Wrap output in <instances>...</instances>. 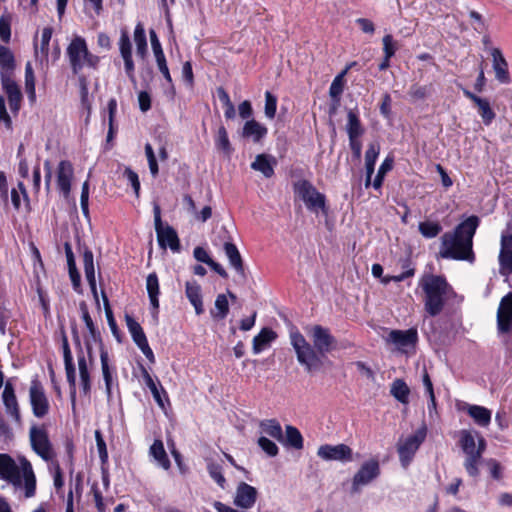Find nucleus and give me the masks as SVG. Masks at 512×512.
Segmentation results:
<instances>
[{"label":"nucleus","instance_id":"obj_39","mask_svg":"<svg viewBox=\"0 0 512 512\" xmlns=\"http://www.w3.org/2000/svg\"><path fill=\"white\" fill-rule=\"evenodd\" d=\"M134 41L136 44V53L140 58H145L148 53L147 38L144 26L141 22L137 23L134 29Z\"/></svg>","mask_w":512,"mask_h":512},{"label":"nucleus","instance_id":"obj_56","mask_svg":"<svg viewBox=\"0 0 512 512\" xmlns=\"http://www.w3.org/2000/svg\"><path fill=\"white\" fill-rule=\"evenodd\" d=\"M277 109V97L270 91L265 92V116L269 119H273L276 115Z\"/></svg>","mask_w":512,"mask_h":512},{"label":"nucleus","instance_id":"obj_58","mask_svg":"<svg viewBox=\"0 0 512 512\" xmlns=\"http://www.w3.org/2000/svg\"><path fill=\"white\" fill-rule=\"evenodd\" d=\"M258 445L269 457H275L279 453L278 446L267 437H260L258 439Z\"/></svg>","mask_w":512,"mask_h":512},{"label":"nucleus","instance_id":"obj_47","mask_svg":"<svg viewBox=\"0 0 512 512\" xmlns=\"http://www.w3.org/2000/svg\"><path fill=\"white\" fill-rule=\"evenodd\" d=\"M346 75V71H342L339 73L332 81L329 88V95L332 100L338 104L340 102L341 94L344 90V76Z\"/></svg>","mask_w":512,"mask_h":512},{"label":"nucleus","instance_id":"obj_33","mask_svg":"<svg viewBox=\"0 0 512 512\" xmlns=\"http://www.w3.org/2000/svg\"><path fill=\"white\" fill-rule=\"evenodd\" d=\"M277 338V333L271 328L265 327L253 338V353L259 354Z\"/></svg>","mask_w":512,"mask_h":512},{"label":"nucleus","instance_id":"obj_63","mask_svg":"<svg viewBox=\"0 0 512 512\" xmlns=\"http://www.w3.org/2000/svg\"><path fill=\"white\" fill-rule=\"evenodd\" d=\"M124 176L130 182L136 197H139V194H140V181H139L138 174L135 171H133L131 168L127 167L124 170Z\"/></svg>","mask_w":512,"mask_h":512},{"label":"nucleus","instance_id":"obj_51","mask_svg":"<svg viewBox=\"0 0 512 512\" xmlns=\"http://www.w3.org/2000/svg\"><path fill=\"white\" fill-rule=\"evenodd\" d=\"M393 162L394 160L392 157H386L385 160L382 162L372 183L375 189H380L382 187L385 174L392 170Z\"/></svg>","mask_w":512,"mask_h":512},{"label":"nucleus","instance_id":"obj_4","mask_svg":"<svg viewBox=\"0 0 512 512\" xmlns=\"http://www.w3.org/2000/svg\"><path fill=\"white\" fill-rule=\"evenodd\" d=\"M22 476L24 479L25 497H33L36 492V477L31 463L26 458H22L20 470L10 455L0 453V479L14 486H20Z\"/></svg>","mask_w":512,"mask_h":512},{"label":"nucleus","instance_id":"obj_38","mask_svg":"<svg viewBox=\"0 0 512 512\" xmlns=\"http://www.w3.org/2000/svg\"><path fill=\"white\" fill-rule=\"evenodd\" d=\"M80 384L84 396H89L91 392V376L86 357L80 355L78 361Z\"/></svg>","mask_w":512,"mask_h":512},{"label":"nucleus","instance_id":"obj_2","mask_svg":"<svg viewBox=\"0 0 512 512\" xmlns=\"http://www.w3.org/2000/svg\"><path fill=\"white\" fill-rule=\"evenodd\" d=\"M480 224L476 215H471L459 223L452 232L441 236L439 256L443 259L475 262L473 237Z\"/></svg>","mask_w":512,"mask_h":512},{"label":"nucleus","instance_id":"obj_9","mask_svg":"<svg viewBox=\"0 0 512 512\" xmlns=\"http://www.w3.org/2000/svg\"><path fill=\"white\" fill-rule=\"evenodd\" d=\"M459 443L466 454L464 461L465 470L469 476L475 478L479 475L478 465L481 459V451L476 450L474 436L468 430L461 431Z\"/></svg>","mask_w":512,"mask_h":512},{"label":"nucleus","instance_id":"obj_42","mask_svg":"<svg viewBox=\"0 0 512 512\" xmlns=\"http://www.w3.org/2000/svg\"><path fill=\"white\" fill-rule=\"evenodd\" d=\"M260 427L262 431L268 436L276 439L279 442L284 441V435L280 423L276 419H266L261 421Z\"/></svg>","mask_w":512,"mask_h":512},{"label":"nucleus","instance_id":"obj_45","mask_svg":"<svg viewBox=\"0 0 512 512\" xmlns=\"http://www.w3.org/2000/svg\"><path fill=\"white\" fill-rule=\"evenodd\" d=\"M418 229L424 238L431 239L440 234L442 226L439 222L426 220L419 223Z\"/></svg>","mask_w":512,"mask_h":512},{"label":"nucleus","instance_id":"obj_53","mask_svg":"<svg viewBox=\"0 0 512 512\" xmlns=\"http://www.w3.org/2000/svg\"><path fill=\"white\" fill-rule=\"evenodd\" d=\"M83 321H84V323L88 329V333H89V336L87 338H90L91 340H93V342L98 344L99 350L101 348H106L104 345L101 333H100L99 329L97 328V326L94 324L92 318L85 317V319H83Z\"/></svg>","mask_w":512,"mask_h":512},{"label":"nucleus","instance_id":"obj_41","mask_svg":"<svg viewBox=\"0 0 512 512\" xmlns=\"http://www.w3.org/2000/svg\"><path fill=\"white\" fill-rule=\"evenodd\" d=\"M391 395L402 404L409 402L410 389L402 379H395L390 389Z\"/></svg>","mask_w":512,"mask_h":512},{"label":"nucleus","instance_id":"obj_64","mask_svg":"<svg viewBox=\"0 0 512 512\" xmlns=\"http://www.w3.org/2000/svg\"><path fill=\"white\" fill-rule=\"evenodd\" d=\"M499 264L502 269H507L512 273V251H500Z\"/></svg>","mask_w":512,"mask_h":512},{"label":"nucleus","instance_id":"obj_28","mask_svg":"<svg viewBox=\"0 0 512 512\" xmlns=\"http://www.w3.org/2000/svg\"><path fill=\"white\" fill-rule=\"evenodd\" d=\"M185 294L190 303L195 309L197 315H201L204 312L201 286L194 281H187L185 284Z\"/></svg>","mask_w":512,"mask_h":512},{"label":"nucleus","instance_id":"obj_40","mask_svg":"<svg viewBox=\"0 0 512 512\" xmlns=\"http://www.w3.org/2000/svg\"><path fill=\"white\" fill-rule=\"evenodd\" d=\"M125 321L128 331L136 345H140L141 343L147 341V337L143 328L132 316L126 314Z\"/></svg>","mask_w":512,"mask_h":512},{"label":"nucleus","instance_id":"obj_31","mask_svg":"<svg viewBox=\"0 0 512 512\" xmlns=\"http://www.w3.org/2000/svg\"><path fill=\"white\" fill-rule=\"evenodd\" d=\"M380 153V145L378 143L369 144L365 152V169L366 179L365 186L369 187L371 184V178L374 173L375 163Z\"/></svg>","mask_w":512,"mask_h":512},{"label":"nucleus","instance_id":"obj_36","mask_svg":"<svg viewBox=\"0 0 512 512\" xmlns=\"http://www.w3.org/2000/svg\"><path fill=\"white\" fill-rule=\"evenodd\" d=\"M346 130L349 138H359L364 134L357 110L350 109L348 111Z\"/></svg>","mask_w":512,"mask_h":512},{"label":"nucleus","instance_id":"obj_54","mask_svg":"<svg viewBox=\"0 0 512 512\" xmlns=\"http://www.w3.org/2000/svg\"><path fill=\"white\" fill-rule=\"evenodd\" d=\"M12 16L5 13L0 17V38L4 43H9L11 39Z\"/></svg>","mask_w":512,"mask_h":512},{"label":"nucleus","instance_id":"obj_29","mask_svg":"<svg viewBox=\"0 0 512 512\" xmlns=\"http://www.w3.org/2000/svg\"><path fill=\"white\" fill-rule=\"evenodd\" d=\"M276 163L274 157L267 154H259L251 163V168L261 172L266 178H271L274 175V166Z\"/></svg>","mask_w":512,"mask_h":512},{"label":"nucleus","instance_id":"obj_15","mask_svg":"<svg viewBox=\"0 0 512 512\" xmlns=\"http://www.w3.org/2000/svg\"><path fill=\"white\" fill-rule=\"evenodd\" d=\"M29 396H30V403L32 406V411L35 417L42 418L44 417L48 411H49V402L48 399L44 393V389L40 382L33 381L30 390H29Z\"/></svg>","mask_w":512,"mask_h":512},{"label":"nucleus","instance_id":"obj_43","mask_svg":"<svg viewBox=\"0 0 512 512\" xmlns=\"http://www.w3.org/2000/svg\"><path fill=\"white\" fill-rule=\"evenodd\" d=\"M107 110H108V132L106 137V143L109 144L113 141L116 132H117V126L115 125V115L117 111V100L115 98L109 99L107 103Z\"/></svg>","mask_w":512,"mask_h":512},{"label":"nucleus","instance_id":"obj_19","mask_svg":"<svg viewBox=\"0 0 512 512\" xmlns=\"http://www.w3.org/2000/svg\"><path fill=\"white\" fill-rule=\"evenodd\" d=\"M73 176L72 163L68 160L60 161L57 167V186L64 198H68L70 195Z\"/></svg>","mask_w":512,"mask_h":512},{"label":"nucleus","instance_id":"obj_46","mask_svg":"<svg viewBox=\"0 0 512 512\" xmlns=\"http://www.w3.org/2000/svg\"><path fill=\"white\" fill-rule=\"evenodd\" d=\"M207 471L209 476L218 484L220 488H226L227 481L223 475V468L221 464L214 461H208Z\"/></svg>","mask_w":512,"mask_h":512},{"label":"nucleus","instance_id":"obj_26","mask_svg":"<svg viewBox=\"0 0 512 512\" xmlns=\"http://www.w3.org/2000/svg\"><path fill=\"white\" fill-rule=\"evenodd\" d=\"M16 67V61L13 52L6 46L0 45V79L12 78Z\"/></svg>","mask_w":512,"mask_h":512},{"label":"nucleus","instance_id":"obj_49","mask_svg":"<svg viewBox=\"0 0 512 512\" xmlns=\"http://www.w3.org/2000/svg\"><path fill=\"white\" fill-rule=\"evenodd\" d=\"M216 147L222 150L227 156L233 152V148L228 138L227 130L224 126H220L215 139Z\"/></svg>","mask_w":512,"mask_h":512},{"label":"nucleus","instance_id":"obj_6","mask_svg":"<svg viewBox=\"0 0 512 512\" xmlns=\"http://www.w3.org/2000/svg\"><path fill=\"white\" fill-rule=\"evenodd\" d=\"M293 191L306 205L307 209L312 212L322 210L326 212V196L319 192L313 184L306 180H299L293 184Z\"/></svg>","mask_w":512,"mask_h":512},{"label":"nucleus","instance_id":"obj_10","mask_svg":"<svg viewBox=\"0 0 512 512\" xmlns=\"http://www.w3.org/2000/svg\"><path fill=\"white\" fill-rule=\"evenodd\" d=\"M381 474L379 461L375 458L365 461L354 474L351 485V493H359L361 487L376 480Z\"/></svg>","mask_w":512,"mask_h":512},{"label":"nucleus","instance_id":"obj_30","mask_svg":"<svg viewBox=\"0 0 512 512\" xmlns=\"http://www.w3.org/2000/svg\"><path fill=\"white\" fill-rule=\"evenodd\" d=\"M267 133V128L255 119L247 120L242 129V137L252 138L255 143L261 141Z\"/></svg>","mask_w":512,"mask_h":512},{"label":"nucleus","instance_id":"obj_55","mask_svg":"<svg viewBox=\"0 0 512 512\" xmlns=\"http://www.w3.org/2000/svg\"><path fill=\"white\" fill-rule=\"evenodd\" d=\"M118 44L121 57L132 56V44L129 34L125 29L121 30Z\"/></svg>","mask_w":512,"mask_h":512},{"label":"nucleus","instance_id":"obj_34","mask_svg":"<svg viewBox=\"0 0 512 512\" xmlns=\"http://www.w3.org/2000/svg\"><path fill=\"white\" fill-rule=\"evenodd\" d=\"M149 454L155 459L160 467L164 470H168L171 467V462L165 451L162 440L155 439L153 444L150 446Z\"/></svg>","mask_w":512,"mask_h":512},{"label":"nucleus","instance_id":"obj_22","mask_svg":"<svg viewBox=\"0 0 512 512\" xmlns=\"http://www.w3.org/2000/svg\"><path fill=\"white\" fill-rule=\"evenodd\" d=\"M490 54L492 56L495 78L501 84H509L511 82V77L508 70V63L501 50L499 48H491Z\"/></svg>","mask_w":512,"mask_h":512},{"label":"nucleus","instance_id":"obj_44","mask_svg":"<svg viewBox=\"0 0 512 512\" xmlns=\"http://www.w3.org/2000/svg\"><path fill=\"white\" fill-rule=\"evenodd\" d=\"M102 299H103L105 315H106V318H107L108 325H109V327L111 329V332H112L113 336L116 338V340L119 343H121L122 342L121 332H120V330L118 328V325L116 323V320L114 318L113 311H112V308H111L110 303H109V299H108V297H107V295L105 294L104 291H102Z\"/></svg>","mask_w":512,"mask_h":512},{"label":"nucleus","instance_id":"obj_25","mask_svg":"<svg viewBox=\"0 0 512 512\" xmlns=\"http://www.w3.org/2000/svg\"><path fill=\"white\" fill-rule=\"evenodd\" d=\"M2 88L7 94L9 106L12 112H18L22 101V93L13 78L1 80Z\"/></svg>","mask_w":512,"mask_h":512},{"label":"nucleus","instance_id":"obj_50","mask_svg":"<svg viewBox=\"0 0 512 512\" xmlns=\"http://www.w3.org/2000/svg\"><path fill=\"white\" fill-rule=\"evenodd\" d=\"M25 88L31 102L36 100L35 75L30 62L25 66Z\"/></svg>","mask_w":512,"mask_h":512},{"label":"nucleus","instance_id":"obj_48","mask_svg":"<svg viewBox=\"0 0 512 512\" xmlns=\"http://www.w3.org/2000/svg\"><path fill=\"white\" fill-rule=\"evenodd\" d=\"M65 372L67 382L70 388V399L72 409L75 410L76 407V368L75 364H67L65 365Z\"/></svg>","mask_w":512,"mask_h":512},{"label":"nucleus","instance_id":"obj_1","mask_svg":"<svg viewBox=\"0 0 512 512\" xmlns=\"http://www.w3.org/2000/svg\"><path fill=\"white\" fill-rule=\"evenodd\" d=\"M310 338L312 344L296 327L290 330V343L297 361L307 373L313 374L321 371L325 366H332V361L328 359L327 354L335 350L337 340L328 328L321 325H314L311 328Z\"/></svg>","mask_w":512,"mask_h":512},{"label":"nucleus","instance_id":"obj_8","mask_svg":"<svg viewBox=\"0 0 512 512\" xmlns=\"http://www.w3.org/2000/svg\"><path fill=\"white\" fill-rule=\"evenodd\" d=\"M426 436L427 427L422 425L414 434L409 435L403 442L398 444L397 452L402 467L407 468L410 465L416 452L425 441Z\"/></svg>","mask_w":512,"mask_h":512},{"label":"nucleus","instance_id":"obj_20","mask_svg":"<svg viewBox=\"0 0 512 512\" xmlns=\"http://www.w3.org/2000/svg\"><path fill=\"white\" fill-rule=\"evenodd\" d=\"M258 497V491L255 487L240 482L236 489L234 504L242 509H250L254 506Z\"/></svg>","mask_w":512,"mask_h":512},{"label":"nucleus","instance_id":"obj_5","mask_svg":"<svg viewBox=\"0 0 512 512\" xmlns=\"http://www.w3.org/2000/svg\"><path fill=\"white\" fill-rule=\"evenodd\" d=\"M66 53L75 75L79 74L85 65L97 69L100 62V58L89 51L85 39L81 36H75L71 40Z\"/></svg>","mask_w":512,"mask_h":512},{"label":"nucleus","instance_id":"obj_57","mask_svg":"<svg viewBox=\"0 0 512 512\" xmlns=\"http://www.w3.org/2000/svg\"><path fill=\"white\" fill-rule=\"evenodd\" d=\"M80 206L82 213L86 219H90L89 213V182L86 180L82 185L81 196H80Z\"/></svg>","mask_w":512,"mask_h":512},{"label":"nucleus","instance_id":"obj_61","mask_svg":"<svg viewBox=\"0 0 512 512\" xmlns=\"http://www.w3.org/2000/svg\"><path fill=\"white\" fill-rule=\"evenodd\" d=\"M408 94L415 101L424 100L429 94V89L427 86L413 84L411 85Z\"/></svg>","mask_w":512,"mask_h":512},{"label":"nucleus","instance_id":"obj_37","mask_svg":"<svg viewBox=\"0 0 512 512\" xmlns=\"http://www.w3.org/2000/svg\"><path fill=\"white\" fill-rule=\"evenodd\" d=\"M286 435L284 437V441L282 442L284 445L288 447H292L294 449L300 450L304 446V439L302 434L298 430V428L292 425H286L285 427Z\"/></svg>","mask_w":512,"mask_h":512},{"label":"nucleus","instance_id":"obj_32","mask_svg":"<svg viewBox=\"0 0 512 512\" xmlns=\"http://www.w3.org/2000/svg\"><path fill=\"white\" fill-rule=\"evenodd\" d=\"M464 410L473 418L474 422L482 427H486L491 422V411L486 407L472 404H465Z\"/></svg>","mask_w":512,"mask_h":512},{"label":"nucleus","instance_id":"obj_14","mask_svg":"<svg viewBox=\"0 0 512 512\" xmlns=\"http://www.w3.org/2000/svg\"><path fill=\"white\" fill-rule=\"evenodd\" d=\"M497 331L508 334L512 331V292L507 293L500 301L497 310Z\"/></svg>","mask_w":512,"mask_h":512},{"label":"nucleus","instance_id":"obj_59","mask_svg":"<svg viewBox=\"0 0 512 512\" xmlns=\"http://www.w3.org/2000/svg\"><path fill=\"white\" fill-rule=\"evenodd\" d=\"M95 440H96V445H97L100 461L102 464H106L108 461V451H107L106 442H105L100 430L95 431Z\"/></svg>","mask_w":512,"mask_h":512},{"label":"nucleus","instance_id":"obj_18","mask_svg":"<svg viewBox=\"0 0 512 512\" xmlns=\"http://www.w3.org/2000/svg\"><path fill=\"white\" fill-rule=\"evenodd\" d=\"M99 352H100L101 370H102V375H103V379H104V383H105L106 395H107V399L110 400L112 398V387H113L114 380L116 381V384L118 385L116 366L111 365L109 353L106 348H101L99 350Z\"/></svg>","mask_w":512,"mask_h":512},{"label":"nucleus","instance_id":"obj_16","mask_svg":"<svg viewBox=\"0 0 512 512\" xmlns=\"http://www.w3.org/2000/svg\"><path fill=\"white\" fill-rule=\"evenodd\" d=\"M389 339L403 352H406L407 348L414 351L419 340L418 331L414 327L407 330H392L389 333Z\"/></svg>","mask_w":512,"mask_h":512},{"label":"nucleus","instance_id":"obj_7","mask_svg":"<svg viewBox=\"0 0 512 512\" xmlns=\"http://www.w3.org/2000/svg\"><path fill=\"white\" fill-rule=\"evenodd\" d=\"M154 225L157 234L159 246L165 249L167 246L173 252H179L181 249L180 240L176 230L166 224L164 225L161 218V208L157 202L153 203Z\"/></svg>","mask_w":512,"mask_h":512},{"label":"nucleus","instance_id":"obj_35","mask_svg":"<svg viewBox=\"0 0 512 512\" xmlns=\"http://www.w3.org/2000/svg\"><path fill=\"white\" fill-rule=\"evenodd\" d=\"M80 249H82L81 246ZM82 257L86 279L88 281L90 288H94V284H96L94 270V255L92 250L86 245H83Z\"/></svg>","mask_w":512,"mask_h":512},{"label":"nucleus","instance_id":"obj_13","mask_svg":"<svg viewBox=\"0 0 512 512\" xmlns=\"http://www.w3.org/2000/svg\"><path fill=\"white\" fill-rule=\"evenodd\" d=\"M317 455L326 461H339L342 463H347L353 460L352 449L344 443L337 445H321L318 448Z\"/></svg>","mask_w":512,"mask_h":512},{"label":"nucleus","instance_id":"obj_3","mask_svg":"<svg viewBox=\"0 0 512 512\" xmlns=\"http://www.w3.org/2000/svg\"><path fill=\"white\" fill-rule=\"evenodd\" d=\"M424 293V310L430 317L438 316L447 298L455 294L453 287L443 275L425 274L419 282Z\"/></svg>","mask_w":512,"mask_h":512},{"label":"nucleus","instance_id":"obj_11","mask_svg":"<svg viewBox=\"0 0 512 512\" xmlns=\"http://www.w3.org/2000/svg\"><path fill=\"white\" fill-rule=\"evenodd\" d=\"M223 236L221 238L224 240L223 250L225 255L227 256L230 266L236 271L239 280L241 283L247 282V274L244 267V262L242 256L237 248V246L231 241V237L229 232L225 227L221 228Z\"/></svg>","mask_w":512,"mask_h":512},{"label":"nucleus","instance_id":"obj_60","mask_svg":"<svg viewBox=\"0 0 512 512\" xmlns=\"http://www.w3.org/2000/svg\"><path fill=\"white\" fill-rule=\"evenodd\" d=\"M79 83L81 103L83 107H85L88 110V113H90L91 103L89 101L88 83L86 77L83 75L79 76Z\"/></svg>","mask_w":512,"mask_h":512},{"label":"nucleus","instance_id":"obj_23","mask_svg":"<svg viewBox=\"0 0 512 512\" xmlns=\"http://www.w3.org/2000/svg\"><path fill=\"white\" fill-rule=\"evenodd\" d=\"M463 94L478 107V112L482 118L483 123L485 125H490L495 119L496 114L491 108L489 101L485 98L477 96L468 89H463Z\"/></svg>","mask_w":512,"mask_h":512},{"label":"nucleus","instance_id":"obj_62","mask_svg":"<svg viewBox=\"0 0 512 512\" xmlns=\"http://www.w3.org/2000/svg\"><path fill=\"white\" fill-rule=\"evenodd\" d=\"M382 42L384 56L392 58L398 49L397 44L394 42L393 36L391 34L385 35L382 39Z\"/></svg>","mask_w":512,"mask_h":512},{"label":"nucleus","instance_id":"obj_21","mask_svg":"<svg viewBox=\"0 0 512 512\" xmlns=\"http://www.w3.org/2000/svg\"><path fill=\"white\" fill-rule=\"evenodd\" d=\"M149 35L158 69L165 78V80L167 81V83L172 84V77L159 38L153 29L149 31Z\"/></svg>","mask_w":512,"mask_h":512},{"label":"nucleus","instance_id":"obj_52","mask_svg":"<svg viewBox=\"0 0 512 512\" xmlns=\"http://www.w3.org/2000/svg\"><path fill=\"white\" fill-rule=\"evenodd\" d=\"M215 308L217 310L216 313L211 311V314H212V316L214 318L222 320V319H224L228 315V313H229V303H228L227 296L225 294H219L216 297Z\"/></svg>","mask_w":512,"mask_h":512},{"label":"nucleus","instance_id":"obj_27","mask_svg":"<svg viewBox=\"0 0 512 512\" xmlns=\"http://www.w3.org/2000/svg\"><path fill=\"white\" fill-rule=\"evenodd\" d=\"M146 289L152 309V314L157 316L159 311V295H160V287L159 280L156 272H152L147 276L146 279Z\"/></svg>","mask_w":512,"mask_h":512},{"label":"nucleus","instance_id":"obj_24","mask_svg":"<svg viewBox=\"0 0 512 512\" xmlns=\"http://www.w3.org/2000/svg\"><path fill=\"white\" fill-rule=\"evenodd\" d=\"M2 399L7 414H9L16 422H19L21 419L19 405L15 395L14 387L9 381L5 383Z\"/></svg>","mask_w":512,"mask_h":512},{"label":"nucleus","instance_id":"obj_17","mask_svg":"<svg viewBox=\"0 0 512 512\" xmlns=\"http://www.w3.org/2000/svg\"><path fill=\"white\" fill-rule=\"evenodd\" d=\"M139 370L141 372V376L145 382V385L149 388L152 393V396L157 403V405L165 409V404L170 406V400L167 391L163 388L161 383L158 381V385L153 380L152 376L148 372L147 368L143 364H139Z\"/></svg>","mask_w":512,"mask_h":512},{"label":"nucleus","instance_id":"obj_12","mask_svg":"<svg viewBox=\"0 0 512 512\" xmlns=\"http://www.w3.org/2000/svg\"><path fill=\"white\" fill-rule=\"evenodd\" d=\"M29 435L31 446L35 453L45 461L50 460L53 456V449L45 428H39L34 425L30 428Z\"/></svg>","mask_w":512,"mask_h":512}]
</instances>
